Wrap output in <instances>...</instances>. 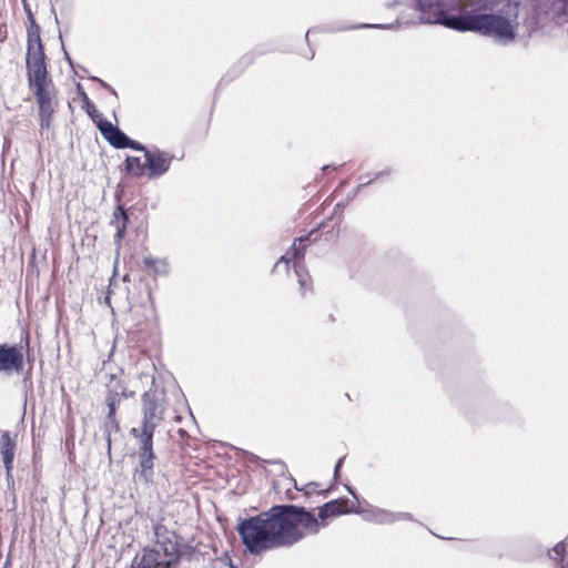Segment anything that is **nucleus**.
<instances>
[{"label": "nucleus", "mask_w": 568, "mask_h": 568, "mask_svg": "<svg viewBox=\"0 0 568 568\" xmlns=\"http://www.w3.org/2000/svg\"><path fill=\"white\" fill-rule=\"evenodd\" d=\"M346 499L331 500L318 508V519L306 508L295 505H275L266 511L242 520L239 535L252 555L288 547L301 541L305 534H317L329 517L348 513Z\"/></svg>", "instance_id": "nucleus-1"}, {"label": "nucleus", "mask_w": 568, "mask_h": 568, "mask_svg": "<svg viewBox=\"0 0 568 568\" xmlns=\"http://www.w3.org/2000/svg\"><path fill=\"white\" fill-rule=\"evenodd\" d=\"M518 0H465L454 31L473 32L508 44L517 37Z\"/></svg>", "instance_id": "nucleus-2"}, {"label": "nucleus", "mask_w": 568, "mask_h": 568, "mask_svg": "<svg viewBox=\"0 0 568 568\" xmlns=\"http://www.w3.org/2000/svg\"><path fill=\"white\" fill-rule=\"evenodd\" d=\"M141 378L151 382V388L142 395V420L139 427H133L130 434L138 443L139 464L134 469V479L150 484L154 479L156 455L153 450L155 428L164 419L165 392L155 384V377L143 374Z\"/></svg>", "instance_id": "nucleus-3"}, {"label": "nucleus", "mask_w": 568, "mask_h": 568, "mask_svg": "<svg viewBox=\"0 0 568 568\" xmlns=\"http://www.w3.org/2000/svg\"><path fill=\"white\" fill-rule=\"evenodd\" d=\"M154 544L136 555L133 568H173L180 559L179 537L161 521L153 524Z\"/></svg>", "instance_id": "nucleus-4"}, {"label": "nucleus", "mask_w": 568, "mask_h": 568, "mask_svg": "<svg viewBox=\"0 0 568 568\" xmlns=\"http://www.w3.org/2000/svg\"><path fill=\"white\" fill-rule=\"evenodd\" d=\"M28 84L37 99L40 130H49L55 111L54 87L49 78L47 64L27 67Z\"/></svg>", "instance_id": "nucleus-5"}, {"label": "nucleus", "mask_w": 568, "mask_h": 568, "mask_svg": "<svg viewBox=\"0 0 568 568\" xmlns=\"http://www.w3.org/2000/svg\"><path fill=\"white\" fill-rule=\"evenodd\" d=\"M422 23L440 24L454 30L453 21L463 13L465 0H416Z\"/></svg>", "instance_id": "nucleus-6"}, {"label": "nucleus", "mask_w": 568, "mask_h": 568, "mask_svg": "<svg viewBox=\"0 0 568 568\" xmlns=\"http://www.w3.org/2000/svg\"><path fill=\"white\" fill-rule=\"evenodd\" d=\"M308 237L310 236L306 235V236H301L298 239H295L291 248L274 265V270H277L281 266H283V268L285 271H287L290 261H291L290 256L294 260L293 267H294L295 275L297 276V281L301 286V291H302L303 295L305 294L306 290L310 286V277H308V274L305 271V267L303 264V258H304V253H305L304 242L308 241Z\"/></svg>", "instance_id": "nucleus-7"}, {"label": "nucleus", "mask_w": 568, "mask_h": 568, "mask_svg": "<svg viewBox=\"0 0 568 568\" xmlns=\"http://www.w3.org/2000/svg\"><path fill=\"white\" fill-rule=\"evenodd\" d=\"M28 31V49H27V67L45 64V54L40 37V28L36 20L29 21Z\"/></svg>", "instance_id": "nucleus-8"}, {"label": "nucleus", "mask_w": 568, "mask_h": 568, "mask_svg": "<svg viewBox=\"0 0 568 568\" xmlns=\"http://www.w3.org/2000/svg\"><path fill=\"white\" fill-rule=\"evenodd\" d=\"M24 366L23 348L20 345L0 344V372L20 373Z\"/></svg>", "instance_id": "nucleus-9"}, {"label": "nucleus", "mask_w": 568, "mask_h": 568, "mask_svg": "<svg viewBox=\"0 0 568 568\" xmlns=\"http://www.w3.org/2000/svg\"><path fill=\"white\" fill-rule=\"evenodd\" d=\"M145 165L146 175L150 180L159 179L164 175L171 166L173 155L160 149H153L146 152Z\"/></svg>", "instance_id": "nucleus-10"}, {"label": "nucleus", "mask_w": 568, "mask_h": 568, "mask_svg": "<svg viewBox=\"0 0 568 568\" xmlns=\"http://www.w3.org/2000/svg\"><path fill=\"white\" fill-rule=\"evenodd\" d=\"M106 387L108 395L105 397V404L108 412L111 413H116V407L121 403L122 398H130L135 395L134 390H129L123 383L114 376L111 377Z\"/></svg>", "instance_id": "nucleus-11"}, {"label": "nucleus", "mask_w": 568, "mask_h": 568, "mask_svg": "<svg viewBox=\"0 0 568 568\" xmlns=\"http://www.w3.org/2000/svg\"><path fill=\"white\" fill-rule=\"evenodd\" d=\"M98 129L102 136L115 149H126L129 136L111 122L100 119Z\"/></svg>", "instance_id": "nucleus-12"}, {"label": "nucleus", "mask_w": 568, "mask_h": 568, "mask_svg": "<svg viewBox=\"0 0 568 568\" xmlns=\"http://www.w3.org/2000/svg\"><path fill=\"white\" fill-rule=\"evenodd\" d=\"M355 511L362 515L363 519L368 523H374L378 525L395 523V516L393 511L374 507L368 503H364V505L361 506V508Z\"/></svg>", "instance_id": "nucleus-13"}, {"label": "nucleus", "mask_w": 568, "mask_h": 568, "mask_svg": "<svg viewBox=\"0 0 568 568\" xmlns=\"http://www.w3.org/2000/svg\"><path fill=\"white\" fill-rule=\"evenodd\" d=\"M16 446V442L11 438L10 433L3 432L0 437V454L8 475L13 467Z\"/></svg>", "instance_id": "nucleus-14"}, {"label": "nucleus", "mask_w": 568, "mask_h": 568, "mask_svg": "<svg viewBox=\"0 0 568 568\" xmlns=\"http://www.w3.org/2000/svg\"><path fill=\"white\" fill-rule=\"evenodd\" d=\"M129 216L124 211L122 205H118L113 212L112 220L110 222L116 230L114 235V243L116 245V250L119 251L121 247V241L124 237L126 225H128Z\"/></svg>", "instance_id": "nucleus-15"}, {"label": "nucleus", "mask_w": 568, "mask_h": 568, "mask_svg": "<svg viewBox=\"0 0 568 568\" xmlns=\"http://www.w3.org/2000/svg\"><path fill=\"white\" fill-rule=\"evenodd\" d=\"M143 264L146 268L151 270L154 275L166 276L170 273V264L166 258L145 256Z\"/></svg>", "instance_id": "nucleus-16"}, {"label": "nucleus", "mask_w": 568, "mask_h": 568, "mask_svg": "<svg viewBox=\"0 0 568 568\" xmlns=\"http://www.w3.org/2000/svg\"><path fill=\"white\" fill-rule=\"evenodd\" d=\"M116 413L108 412L105 420L102 426V432L106 440L108 449H111V437L112 434L120 432V425L115 416Z\"/></svg>", "instance_id": "nucleus-17"}, {"label": "nucleus", "mask_w": 568, "mask_h": 568, "mask_svg": "<svg viewBox=\"0 0 568 568\" xmlns=\"http://www.w3.org/2000/svg\"><path fill=\"white\" fill-rule=\"evenodd\" d=\"M125 172L130 176L141 178L142 175L146 174L145 161L142 162L138 156H126Z\"/></svg>", "instance_id": "nucleus-18"}, {"label": "nucleus", "mask_w": 568, "mask_h": 568, "mask_svg": "<svg viewBox=\"0 0 568 568\" xmlns=\"http://www.w3.org/2000/svg\"><path fill=\"white\" fill-rule=\"evenodd\" d=\"M83 102L85 105V110L88 115L93 120V122L98 125V122L102 118V114L95 109L94 104L91 103L85 92H82Z\"/></svg>", "instance_id": "nucleus-19"}, {"label": "nucleus", "mask_w": 568, "mask_h": 568, "mask_svg": "<svg viewBox=\"0 0 568 568\" xmlns=\"http://www.w3.org/2000/svg\"><path fill=\"white\" fill-rule=\"evenodd\" d=\"M399 24H400V22L398 20L395 23H387V24H382V23H361V24L343 28L342 30L364 29V28L387 30V29H394L395 26H399Z\"/></svg>", "instance_id": "nucleus-20"}, {"label": "nucleus", "mask_w": 568, "mask_h": 568, "mask_svg": "<svg viewBox=\"0 0 568 568\" xmlns=\"http://www.w3.org/2000/svg\"><path fill=\"white\" fill-rule=\"evenodd\" d=\"M552 551L554 554L556 555V557H552L550 554V558L554 559V560H557L558 558L560 559L561 564L564 562V558H565V555L567 552V545H566V541L562 540V541H559L554 548H552Z\"/></svg>", "instance_id": "nucleus-21"}, {"label": "nucleus", "mask_w": 568, "mask_h": 568, "mask_svg": "<svg viewBox=\"0 0 568 568\" xmlns=\"http://www.w3.org/2000/svg\"><path fill=\"white\" fill-rule=\"evenodd\" d=\"M390 173H392V171H390L389 169L376 172L372 179H369V180H367V181H363V182H361V183L357 185L356 190L354 191L353 196H355V194L357 193V191H358L361 187H363V186H366V185L371 184L373 181L378 180V179H379V178H382V176L389 175Z\"/></svg>", "instance_id": "nucleus-22"}, {"label": "nucleus", "mask_w": 568, "mask_h": 568, "mask_svg": "<svg viewBox=\"0 0 568 568\" xmlns=\"http://www.w3.org/2000/svg\"><path fill=\"white\" fill-rule=\"evenodd\" d=\"M126 148L135 150V151H141L144 153V156L146 155V152H149L151 150V149H148L146 146H144L143 144H141L140 142L132 140L131 138L128 139Z\"/></svg>", "instance_id": "nucleus-23"}, {"label": "nucleus", "mask_w": 568, "mask_h": 568, "mask_svg": "<svg viewBox=\"0 0 568 568\" xmlns=\"http://www.w3.org/2000/svg\"><path fill=\"white\" fill-rule=\"evenodd\" d=\"M92 80L97 81L103 89L108 90L111 94L118 98L116 91L108 84L105 81L99 79V78H92Z\"/></svg>", "instance_id": "nucleus-24"}, {"label": "nucleus", "mask_w": 568, "mask_h": 568, "mask_svg": "<svg viewBox=\"0 0 568 568\" xmlns=\"http://www.w3.org/2000/svg\"><path fill=\"white\" fill-rule=\"evenodd\" d=\"M92 80L97 81L103 89L108 90L111 94L118 98L116 91L108 84L105 81L99 79V78H92Z\"/></svg>", "instance_id": "nucleus-25"}, {"label": "nucleus", "mask_w": 568, "mask_h": 568, "mask_svg": "<svg viewBox=\"0 0 568 568\" xmlns=\"http://www.w3.org/2000/svg\"><path fill=\"white\" fill-rule=\"evenodd\" d=\"M395 521L398 520H413V516L410 513H394Z\"/></svg>", "instance_id": "nucleus-26"}, {"label": "nucleus", "mask_w": 568, "mask_h": 568, "mask_svg": "<svg viewBox=\"0 0 568 568\" xmlns=\"http://www.w3.org/2000/svg\"><path fill=\"white\" fill-rule=\"evenodd\" d=\"M23 8H24V11L27 13V17H28V21H31V20H34L33 18V14H32V11L30 9V6L28 3H23Z\"/></svg>", "instance_id": "nucleus-27"}, {"label": "nucleus", "mask_w": 568, "mask_h": 568, "mask_svg": "<svg viewBox=\"0 0 568 568\" xmlns=\"http://www.w3.org/2000/svg\"><path fill=\"white\" fill-rule=\"evenodd\" d=\"M344 459H345V457H342V458H339V459H338V462L336 463L335 468H334V475H335V477L338 475L339 469H341V467H342V465H343V463H344Z\"/></svg>", "instance_id": "nucleus-28"}, {"label": "nucleus", "mask_w": 568, "mask_h": 568, "mask_svg": "<svg viewBox=\"0 0 568 568\" xmlns=\"http://www.w3.org/2000/svg\"><path fill=\"white\" fill-rule=\"evenodd\" d=\"M347 490L355 499H357L356 493L351 487H347Z\"/></svg>", "instance_id": "nucleus-29"}, {"label": "nucleus", "mask_w": 568, "mask_h": 568, "mask_svg": "<svg viewBox=\"0 0 568 568\" xmlns=\"http://www.w3.org/2000/svg\"><path fill=\"white\" fill-rule=\"evenodd\" d=\"M561 568H568V565H567V564H565V562H562V564H561Z\"/></svg>", "instance_id": "nucleus-30"}, {"label": "nucleus", "mask_w": 568, "mask_h": 568, "mask_svg": "<svg viewBox=\"0 0 568 568\" xmlns=\"http://www.w3.org/2000/svg\"><path fill=\"white\" fill-rule=\"evenodd\" d=\"M231 568H234L233 566H231Z\"/></svg>", "instance_id": "nucleus-31"}]
</instances>
